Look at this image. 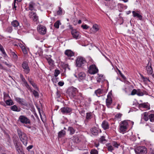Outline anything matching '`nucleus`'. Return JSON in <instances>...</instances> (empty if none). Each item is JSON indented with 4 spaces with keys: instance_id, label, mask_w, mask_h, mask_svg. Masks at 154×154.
I'll list each match as a JSON object with an SVG mask.
<instances>
[{
    "instance_id": "1",
    "label": "nucleus",
    "mask_w": 154,
    "mask_h": 154,
    "mask_svg": "<svg viewBox=\"0 0 154 154\" xmlns=\"http://www.w3.org/2000/svg\"><path fill=\"white\" fill-rule=\"evenodd\" d=\"M17 131L20 141L24 145L26 146L28 143V139L27 135L25 133L19 128L17 129Z\"/></svg>"
},
{
    "instance_id": "2",
    "label": "nucleus",
    "mask_w": 154,
    "mask_h": 154,
    "mask_svg": "<svg viewBox=\"0 0 154 154\" xmlns=\"http://www.w3.org/2000/svg\"><path fill=\"white\" fill-rule=\"evenodd\" d=\"M130 121L125 120L121 122L119 124V132L121 133H124L126 132L129 126L128 122Z\"/></svg>"
},
{
    "instance_id": "3",
    "label": "nucleus",
    "mask_w": 154,
    "mask_h": 154,
    "mask_svg": "<svg viewBox=\"0 0 154 154\" xmlns=\"http://www.w3.org/2000/svg\"><path fill=\"white\" fill-rule=\"evenodd\" d=\"M76 65L79 67H82L87 64L85 58L82 57H78L75 60Z\"/></svg>"
},
{
    "instance_id": "4",
    "label": "nucleus",
    "mask_w": 154,
    "mask_h": 154,
    "mask_svg": "<svg viewBox=\"0 0 154 154\" xmlns=\"http://www.w3.org/2000/svg\"><path fill=\"white\" fill-rule=\"evenodd\" d=\"M135 151L136 154H146L147 150L144 146H139L135 149Z\"/></svg>"
},
{
    "instance_id": "5",
    "label": "nucleus",
    "mask_w": 154,
    "mask_h": 154,
    "mask_svg": "<svg viewBox=\"0 0 154 154\" xmlns=\"http://www.w3.org/2000/svg\"><path fill=\"white\" fill-rule=\"evenodd\" d=\"M98 69L96 65L92 64L88 68V72L91 74H94L98 72Z\"/></svg>"
},
{
    "instance_id": "6",
    "label": "nucleus",
    "mask_w": 154,
    "mask_h": 154,
    "mask_svg": "<svg viewBox=\"0 0 154 154\" xmlns=\"http://www.w3.org/2000/svg\"><path fill=\"white\" fill-rule=\"evenodd\" d=\"M78 91L77 89L73 86L69 88L67 90V92L72 97L75 96L76 93Z\"/></svg>"
},
{
    "instance_id": "7",
    "label": "nucleus",
    "mask_w": 154,
    "mask_h": 154,
    "mask_svg": "<svg viewBox=\"0 0 154 154\" xmlns=\"http://www.w3.org/2000/svg\"><path fill=\"white\" fill-rule=\"evenodd\" d=\"M19 121L22 123L30 124L31 123L30 120L27 117L24 116H20L19 118Z\"/></svg>"
},
{
    "instance_id": "8",
    "label": "nucleus",
    "mask_w": 154,
    "mask_h": 154,
    "mask_svg": "<svg viewBox=\"0 0 154 154\" xmlns=\"http://www.w3.org/2000/svg\"><path fill=\"white\" fill-rule=\"evenodd\" d=\"M22 67L23 69V71L25 74H27L29 73L30 69L27 62H23L22 65Z\"/></svg>"
},
{
    "instance_id": "9",
    "label": "nucleus",
    "mask_w": 154,
    "mask_h": 154,
    "mask_svg": "<svg viewBox=\"0 0 154 154\" xmlns=\"http://www.w3.org/2000/svg\"><path fill=\"white\" fill-rule=\"evenodd\" d=\"M37 29L38 32L42 35L45 34L46 32V29L45 27L41 25L38 26Z\"/></svg>"
},
{
    "instance_id": "10",
    "label": "nucleus",
    "mask_w": 154,
    "mask_h": 154,
    "mask_svg": "<svg viewBox=\"0 0 154 154\" xmlns=\"http://www.w3.org/2000/svg\"><path fill=\"white\" fill-rule=\"evenodd\" d=\"M71 33L73 37L76 39H79L81 37L79 32L75 29H72L71 31Z\"/></svg>"
},
{
    "instance_id": "11",
    "label": "nucleus",
    "mask_w": 154,
    "mask_h": 154,
    "mask_svg": "<svg viewBox=\"0 0 154 154\" xmlns=\"http://www.w3.org/2000/svg\"><path fill=\"white\" fill-rule=\"evenodd\" d=\"M60 110L63 114H69L72 111V108L67 107H62Z\"/></svg>"
},
{
    "instance_id": "12",
    "label": "nucleus",
    "mask_w": 154,
    "mask_h": 154,
    "mask_svg": "<svg viewBox=\"0 0 154 154\" xmlns=\"http://www.w3.org/2000/svg\"><path fill=\"white\" fill-rule=\"evenodd\" d=\"M15 100L20 104L26 106L27 105V103L26 102L25 100L23 98L17 97L15 98Z\"/></svg>"
},
{
    "instance_id": "13",
    "label": "nucleus",
    "mask_w": 154,
    "mask_h": 154,
    "mask_svg": "<svg viewBox=\"0 0 154 154\" xmlns=\"http://www.w3.org/2000/svg\"><path fill=\"white\" fill-rule=\"evenodd\" d=\"M29 17L34 21H37L38 19V17L37 16L36 13L33 12H29Z\"/></svg>"
},
{
    "instance_id": "14",
    "label": "nucleus",
    "mask_w": 154,
    "mask_h": 154,
    "mask_svg": "<svg viewBox=\"0 0 154 154\" xmlns=\"http://www.w3.org/2000/svg\"><path fill=\"white\" fill-rule=\"evenodd\" d=\"M138 107L140 108H143L148 109H150V105L147 103H141L139 104L138 105Z\"/></svg>"
},
{
    "instance_id": "15",
    "label": "nucleus",
    "mask_w": 154,
    "mask_h": 154,
    "mask_svg": "<svg viewBox=\"0 0 154 154\" xmlns=\"http://www.w3.org/2000/svg\"><path fill=\"white\" fill-rule=\"evenodd\" d=\"M86 114V119L85 120V122H88L89 120L94 116V115L91 112H87Z\"/></svg>"
},
{
    "instance_id": "16",
    "label": "nucleus",
    "mask_w": 154,
    "mask_h": 154,
    "mask_svg": "<svg viewBox=\"0 0 154 154\" xmlns=\"http://www.w3.org/2000/svg\"><path fill=\"white\" fill-rule=\"evenodd\" d=\"M112 102V99L109 95H107V98L106 100V105L108 108H109Z\"/></svg>"
},
{
    "instance_id": "17",
    "label": "nucleus",
    "mask_w": 154,
    "mask_h": 154,
    "mask_svg": "<svg viewBox=\"0 0 154 154\" xmlns=\"http://www.w3.org/2000/svg\"><path fill=\"white\" fill-rule=\"evenodd\" d=\"M85 77V74L84 72H80L78 74L77 78L79 81L84 79Z\"/></svg>"
},
{
    "instance_id": "18",
    "label": "nucleus",
    "mask_w": 154,
    "mask_h": 154,
    "mask_svg": "<svg viewBox=\"0 0 154 154\" xmlns=\"http://www.w3.org/2000/svg\"><path fill=\"white\" fill-rule=\"evenodd\" d=\"M151 64L149 63H148V65L146 67V70L147 72V73L149 75H151L153 72L151 66Z\"/></svg>"
},
{
    "instance_id": "19",
    "label": "nucleus",
    "mask_w": 154,
    "mask_h": 154,
    "mask_svg": "<svg viewBox=\"0 0 154 154\" xmlns=\"http://www.w3.org/2000/svg\"><path fill=\"white\" fill-rule=\"evenodd\" d=\"M22 81L23 82V85L25 86L28 90H29L31 91H32V88L28 84V83L26 82L25 78L24 79L22 80Z\"/></svg>"
},
{
    "instance_id": "20",
    "label": "nucleus",
    "mask_w": 154,
    "mask_h": 154,
    "mask_svg": "<svg viewBox=\"0 0 154 154\" xmlns=\"http://www.w3.org/2000/svg\"><path fill=\"white\" fill-rule=\"evenodd\" d=\"M64 53L68 57H70L74 56V53L70 50H66Z\"/></svg>"
},
{
    "instance_id": "21",
    "label": "nucleus",
    "mask_w": 154,
    "mask_h": 154,
    "mask_svg": "<svg viewBox=\"0 0 154 154\" xmlns=\"http://www.w3.org/2000/svg\"><path fill=\"white\" fill-rule=\"evenodd\" d=\"M102 127L104 130H106L109 129V125L108 123L106 121H104L101 125Z\"/></svg>"
},
{
    "instance_id": "22",
    "label": "nucleus",
    "mask_w": 154,
    "mask_h": 154,
    "mask_svg": "<svg viewBox=\"0 0 154 154\" xmlns=\"http://www.w3.org/2000/svg\"><path fill=\"white\" fill-rule=\"evenodd\" d=\"M35 4L33 2H31L28 4V7L29 9L31 11L35 10Z\"/></svg>"
},
{
    "instance_id": "23",
    "label": "nucleus",
    "mask_w": 154,
    "mask_h": 154,
    "mask_svg": "<svg viewBox=\"0 0 154 154\" xmlns=\"http://www.w3.org/2000/svg\"><path fill=\"white\" fill-rule=\"evenodd\" d=\"M91 131L94 135H96L98 134L99 129L96 127H94L91 130Z\"/></svg>"
},
{
    "instance_id": "24",
    "label": "nucleus",
    "mask_w": 154,
    "mask_h": 154,
    "mask_svg": "<svg viewBox=\"0 0 154 154\" xmlns=\"http://www.w3.org/2000/svg\"><path fill=\"white\" fill-rule=\"evenodd\" d=\"M133 15L134 17H137L139 20H141L142 19V16L138 13H136L135 11H133L132 12Z\"/></svg>"
},
{
    "instance_id": "25",
    "label": "nucleus",
    "mask_w": 154,
    "mask_h": 154,
    "mask_svg": "<svg viewBox=\"0 0 154 154\" xmlns=\"http://www.w3.org/2000/svg\"><path fill=\"white\" fill-rule=\"evenodd\" d=\"M11 110L17 112H20L21 110V108L20 107H18L16 105H14L11 107Z\"/></svg>"
},
{
    "instance_id": "26",
    "label": "nucleus",
    "mask_w": 154,
    "mask_h": 154,
    "mask_svg": "<svg viewBox=\"0 0 154 154\" xmlns=\"http://www.w3.org/2000/svg\"><path fill=\"white\" fill-rule=\"evenodd\" d=\"M66 135V131L64 130H62L59 131L58 133V137L59 138H61L64 137Z\"/></svg>"
},
{
    "instance_id": "27",
    "label": "nucleus",
    "mask_w": 154,
    "mask_h": 154,
    "mask_svg": "<svg viewBox=\"0 0 154 154\" xmlns=\"http://www.w3.org/2000/svg\"><path fill=\"white\" fill-rule=\"evenodd\" d=\"M99 30L98 26L97 25L95 24L93 25L92 28L91 29V31L95 33Z\"/></svg>"
},
{
    "instance_id": "28",
    "label": "nucleus",
    "mask_w": 154,
    "mask_h": 154,
    "mask_svg": "<svg viewBox=\"0 0 154 154\" xmlns=\"http://www.w3.org/2000/svg\"><path fill=\"white\" fill-rule=\"evenodd\" d=\"M103 91L100 89H99L95 91V93L98 97H99V95L103 93Z\"/></svg>"
},
{
    "instance_id": "29",
    "label": "nucleus",
    "mask_w": 154,
    "mask_h": 154,
    "mask_svg": "<svg viewBox=\"0 0 154 154\" xmlns=\"http://www.w3.org/2000/svg\"><path fill=\"white\" fill-rule=\"evenodd\" d=\"M68 131L69 132L70 135L74 134L75 132V130L72 127H69L68 128Z\"/></svg>"
},
{
    "instance_id": "30",
    "label": "nucleus",
    "mask_w": 154,
    "mask_h": 154,
    "mask_svg": "<svg viewBox=\"0 0 154 154\" xmlns=\"http://www.w3.org/2000/svg\"><path fill=\"white\" fill-rule=\"evenodd\" d=\"M12 25L14 27H17L19 25V22L17 20H14L11 22Z\"/></svg>"
},
{
    "instance_id": "31",
    "label": "nucleus",
    "mask_w": 154,
    "mask_h": 154,
    "mask_svg": "<svg viewBox=\"0 0 154 154\" xmlns=\"http://www.w3.org/2000/svg\"><path fill=\"white\" fill-rule=\"evenodd\" d=\"M0 51L2 52L3 54L4 55L3 57H4L7 56V55L5 52L4 48L0 44Z\"/></svg>"
},
{
    "instance_id": "32",
    "label": "nucleus",
    "mask_w": 154,
    "mask_h": 154,
    "mask_svg": "<svg viewBox=\"0 0 154 154\" xmlns=\"http://www.w3.org/2000/svg\"><path fill=\"white\" fill-rule=\"evenodd\" d=\"M25 126L26 127L30 129V131L31 132H35L36 130V128L35 127L33 126H30L29 125H25Z\"/></svg>"
},
{
    "instance_id": "33",
    "label": "nucleus",
    "mask_w": 154,
    "mask_h": 154,
    "mask_svg": "<svg viewBox=\"0 0 154 154\" xmlns=\"http://www.w3.org/2000/svg\"><path fill=\"white\" fill-rule=\"evenodd\" d=\"M15 143H14L16 149L22 147V145L19 141H17V142L15 141Z\"/></svg>"
},
{
    "instance_id": "34",
    "label": "nucleus",
    "mask_w": 154,
    "mask_h": 154,
    "mask_svg": "<svg viewBox=\"0 0 154 154\" xmlns=\"http://www.w3.org/2000/svg\"><path fill=\"white\" fill-rule=\"evenodd\" d=\"M46 59L49 65L50 66H53L54 64V61L50 57L47 58Z\"/></svg>"
},
{
    "instance_id": "35",
    "label": "nucleus",
    "mask_w": 154,
    "mask_h": 154,
    "mask_svg": "<svg viewBox=\"0 0 154 154\" xmlns=\"http://www.w3.org/2000/svg\"><path fill=\"white\" fill-rule=\"evenodd\" d=\"M98 76L97 78V82H100L103 81L104 79V77L103 75H102L98 74Z\"/></svg>"
},
{
    "instance_id": "36",
    "label": "nucleus",
    "mask_w": 154,
    "mask_h": 154,
    "mask_svg": "<svg viewBox=\"0 0 154 154\" xmlns=\"http://www.w3.org/2000/svg\"><path fill=\"white\" fill-rule=\"evenodd\" d=\"M61 23L60 22V21L57 20L54 24V26L55 28L58 29L60 25H61Z\"/></svg>"
},
{
    "instance_id": "37",
    "label": "nucleus",
    "mask_w": 154,
    "mask_h": 154,
    "mask_svg": "<svg viewBox=\"0 0 154 154\" xmlns=\"http://www.w3.org/2000/svg\"><path fill=\"white\" fill-rule=\"evenodd\" d=\"M11 54L13 56V58L15 60H17V59L18 57L17 55L14 52L11 51Z\"/></svg>"
},
{
    "instance_id": "38",
    "label": "nucleus",
    "mask_w": 154,
    "mask_h": 154,
    "mask_svg": "<svg viewBox=\"0 0 154 154\" xmlns=\"http://www.w3.org/2000/svg\"><path fill=\"white\" fill-rule=\"evenodd\" d=\"M30 91L32 92L33 95L35 97L38 98L39 97V94L35 90H32V91Z\"/></svg>"
},
{
    "instance_id": "39",
    "label": "nucleus",
    "mask_w": 154,
    "mask_h": 154,
    "mask_svg": "<svg viewBox=\"0 0 154 154\" xmlns=\"http://www.w3.org/2000/svg\"><path fill=\"white\" fill-rule=\"evenodd\" d=\"M137 94L138 96H143L144 94L142 92L140 89H138L137 90Z\"/></svg>"
},
{
    "instance_id": "40",
    "label": "nucleus",
    "mask_w": 154,
    "mask_h": 154,
    "mask_svg": "<svg viewBox=\"0 0 154 154\" xmlns=\"http://www.w3.org/2000/svg\"><path fill=\"white\" fill-rule=\"evenodd\" d=\"M143 118L146 121H147L148 120L149 117H148V113L146 112H145L144 113V115Z\"/></svg>"
},
{
    "instance_id": "41",
    "label": "nucleus",
    "mask_w": 154,
    "mask_h": 154,
    "mask_svg": "<svg viewBox=\"0 0 154 154\" xmlns=\"http://www.w3.org/2000/svg\"><path fill=\"white\" fill-rule=\"evenodd\" d=\"M149 117L151 122H153L154 121V114H150L149 116Z\"/></svg>"
},
{
    "instance_id": "42",
    "label": "nucleus",
    "mask_w": 154,
    "mask_h": 154,
    "mask_svg": "<svg viewBox=\"0 0 154 154\" xmlns=\"http://www.w3.org/2000/svg\"><path fill=\"white\" fill-rule=\"evenodd\" d=\"M113 146L116 148H118L119 146V144L118 143L116 142L113 141L112 143Z\"/></svg>"
},
{
    "instance_id": "43",
    "label": "nucleus",
    "mask_w": 154,
    "mask_h": 154,
    "mask_svg": "<svg viewBox=\"0 0 154 154\" xmlns=\"http://www.w3.org/2000/svg\"><path fill=\"white\" fill-rule=\"evenodd\" d=\"M5 102V103L8 105H11L13 104V102L11 100H6Z\"/></svg>"
},
{
    "instance_id": "44",
    "label": "nucleus",
    "mask_w": 154,
    "mask_h": 154,
    "mask_svg": "<svg viewBox=\"0 0 154 154\" xmlns=\"http://www.w3.org/2000/svg\"><path fill=\"white\" fill-rule=\"evenodd\" d=\"M99 142L100 143H103L106 141L105 137L104 136H102L99 140Z\"/></svg>"
},
{
    "instance_id": "45",
    "label": "nucleus",
    "mask_w": 154,
    "mask_h": 154,
    "mask_svg": "<svg viewBox=\"0 0 154 154\" xmlns=\"http://www.w3.org/2000/svg\"><path fill=\"white\" fill-rule=\"evenodd\" d=\"M13 143H14L15 142H17V141H19L18 138L17 136L16 135H14L13 137Z\"/></svg>"
},
{
    "instance_id": "46",
    "label": "nucleus",
    "mask_w": 154,
    "mask_h": 154,
    "mask_svg": "<svg viewBox=\"0 0 154 154\" xmlns=\"http://www.w3.org/2000/svg\"><path fill=\"white\" fill-rule=\"evenodd\" d=\"M13 30V28L12 26H8L6 29V31L9 32L11 33Z\"/></svg>"
},
{
    "instance_id": "47",
    "label": "nucleus",
    "mask_w": 154,
    "mask_h": 154,
    "mask_svg": "<svg viewBox=\"0 0 154 154\" xmlns=\"http://www.w3.org/2000/svg\"><path fill=\"white\" fill-rule=\"evenodd\" d=\"M60 73V72L59 70L57 69H55L54 73V75L56 77H57L59 74Z\"/></svg>"
},
{
    "instance_id": "48",
    "label": "nucleus",
    "mask_w": 154,
    "mask_h": 154,
    "mask_svg": "<svg viewBox=\"0 0 154 154\" xmlns=\"http://www.w3.org/2000/svg\"><path fill=\"white\" fill-rule=\"evenodd\" d=\"M108 150L109 151L112 152L114 150V148L112 145H110L107 148Z\"/></svg>"
},
{
    "instance_id": "49",
    "label": "nucleus",
    "mask_w": 154,
    "mask_h": 154,
    "mask_svg": "<svg viewBox=\"0 0 154 154\" xmlns=\"http://www.w3.org/2000/svg\"><path fill=\"white\" fill-rule=\"evenodd\" d=\"M91 154H98V152L96 149H92L91 151Z\"/></svg>"
},
{
    "instance_id": "50",
    "label": "nucleus",
    "mask_w": 154,
    "mask_h": 154,
    "mask_svg": "<svg viewBox=\"0 0 154 154\" xmlns=\"http://www.w3.org/2000/svg\"><path fill=\"white\" fill-rule=\"evenodd\" d=\"M17 1V0H14V3L13 4V5H12L13 9H15V10H16V8L17 6H16V2Z\"/></svg>"
},
{
    "instance_id": "51",
    "label": "nucleus",
    "mask_w": 154,
    "mask_h": 154,
    "mask_svg": "<svg viewBox=\"0 0 154 154\" xmlns=\"http://www.w3.org/2000/svg\"><path fill=\"white\" fill-rule=\"evenodd\" d=\"M141 78L144 81H148L149 82H150V80L149 78L146 77H144L143 75L141 76Z\"/></svg>"
},
{
    "instance_id": "52",
    "label": "nucleus",
    "mask_w": 154,
    "mask_h": 154,
    "mask_svg": "<svg viewBox=\"0 0 154 154\" xmlns=\"http://www.w3.org/2000/svg\"><path fill=\"white\" fill-rule=\"evenodd\" d=\"M62 10L60 7H59V10L57 11V14L60 15L62 14Z\"/></svg>"
},
{
    "instance_id": "53",
    "label": "nucleus",
    "mask_w": 154,
    "mask_h": 154,
    "mask_svg": "<svg viewBox=\"0 0 154 154\" xmlns=\"http://www.w3.org/2000/svg\"><path fill=\"white\" fill-rule=\"evenodd\" d=\"M79 113L82 116H84L85 115V111L83 109H81L79 111Z\"/></svg>"
},
{
    "instance_id": "54",
    "label": "nucleus",
    "mask_w": 154,
    "mask_h": 154,
    "mask_svg": "<svg viewBox=\"0 0 154 154\" xmlns=\"http://www.w3.org/2000/svg\"><path fill=\"white\" fill-rule=\"evenodd\" d=\"M137 90L135 89H134L131 92V95H134L135 94H137Z\"/></svg>"
},
{
    "instance_id": "55",
    "label": "nucleus",
    "mask_w": 154,
    "mask_h": 154,
    "mask_svg": "<svg viewBox=\"0 0 154 154\" xmlns=\"http://www.w3.org/2000/svg\"><path fill=\"white\" fill-rule=\"evenodd\" d=\"M21 48L23 53L25 54H26L27 53V50L25 47L24 46H23Z\"/></svg>"
},
{
    "instance_id": "56",
    "label": "nucleus",
    "mask_w": 154,
    "mask_h": 154,
    "mask_svg": "<svg viewBox=\"0 0 154 154\" xmlns=\"http://www.w3.org/2000/svg\"><path fill=\"white\" fill-rule=\"evenodd\" d=\"M84 29H87L89 28V26H88L87 25H82L81 26Z\"/></svg>"
},
{
    "instance_id": "57",
    "label": "nucleus",
    "mask_w": 154,
    "mask_h": 154,
    "mask_svg": "<svg viewBox=\"0 0 154 154\" xmlns=\"http://www.w3.org/2000/svg\"><path fill=\"white\" fill-rule=\"evenodd\" d=\"M56 94L57 98H59L60 96V92L57 90V92H56Z\"/></svg>"
},
{
    "instance_id": "58",
    "label": "nucleus",
    "mask_w": 154,
    "mask_h": 154,
    "mask_svg": "<svg viewBox=\"0 0 154 154\" xmlns=\"http://www.w3.org/2000/svg\"><path fill=\"white\" fill-rule=\"evenodd\" d=\"M33 147V146L32 145H29L26 148V149L29 151L30 149H31Z\"/></svg>"
},
{
    "instance_id": "59",
    "label": "nucleus",
    "mask_w": 154,
    "mask_h": 154,
    "mask_svg": "<svg viewBox=\"0 0 154 154\" xmlns=\"http://www.w3.org/2000/svg\"><path fill=\"white\" fill-rule=\"evenodd\" d=\"M27 80L31 84H32V83H33L34 82L32 81V79L31 78H29V77L27 78Z\"/></svg>"
},
{
    "instance_id": "60",
    "label": "nucleus",
    "mask_w": 154,
    "mask_h": 154,
    "mask_svg": "<svg viewBox=\"0 0 154 154\" xmlns=\"http://www.w3.org/2000/svg\"><path fill=\"white\" fill-rule=\"evenodd\" d=\"M31 85L34 88H35L36 89H38V88L37 87L36 84L34 82L32 83Z\"/></svg>"
},
{
    "instance_id": "61",
    "label": "nucleus",
    "mask_w": 154,
    "mask_h": 154,
    "mask_svg": "<svg viewBox=\"0 0 154 154\" xmlns=\"http://www.w3.org/2000/svg\"><path fill=\"white\" fill-rule=\"evenodd\" d=\"M0 69L6 70V68L4 67L0 63Z\"/></svg>"
},
{
    "instance_id": "62",
    "label": "nucleus",
    "mask_w": 154,
    "mask_h": 154,
    "mask_svg": "<svg viewBox=\"0 0 154 154\" xmlns=\"http://www.w3.org/2000/svg\"><path fill=\"white\" fill-rule=\"evenodd\" d=\"M16 150L17 151V152L18 153V152H20V151H22L23 149L22 148V147H20V148H18L16 149Z\"/></svg>"
},
{
    "instance_id": "63",
    "label": "nucleus",
    "mask_w": 154,
    "mask_h": 154,
    "mask_svg": "<svg viewBox=\"0 0 154 154\" xmlns=\"http://www.w3.org/2000/svg\"><path fill=\"white\" fill-rule=\"evenodd\" d=\"M64 84V82H59L58 83V85L60 86H63V85Z\"/></svg>"
},
{
    "instance_id": "64",
    "label": "nucleus",
    "mask_w": 154,
    "mask_h": 154,
    "mask_svg": "<svg viewBox=\"0 0 154 154\" xmlns=\"http://www.w3.org/2000/svg\"><path fill=\"white\" fill-rule=\"evenodd\" d=\"M20 78L21 79V80H22L23 79H25V78L23 77V75L21 73L20 74Z\"/></svg>"
}]
</instances>
